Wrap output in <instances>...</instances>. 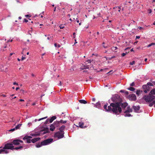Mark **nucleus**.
<instances>
[{"label": "nucleus", "mask_w": 155, "mask_h": 155, "mask_svg": "<svg viewBox=\"0 0 155 155\" xmlns=\"http://www.w3.org/2000/svg\"><path fill=\"white\" fill-rule=\"evenodd\" d=\"M64 131H58L55 133L54 137H57L58 139H60L64 137Z\"/></svg>", "instance_id": "20e7f679"}, {"label": "nucleus", "mask_w": 155, "mask_h": 155, "mask_svg": "<svg viewBox=\"0 0 155 155\" xmlns=\"http://www.w3.org/2000/svg\"><path fill=\"white\" fill-rule=\"evenodd\" d=\"M19 149V147H16L15 148H14V149L18 150Z\"/></svg>", "instance_id": "8fccbe9b"}, {"label": "nucleus", "mask_w": 155, "mask_h": 155, "mask_svg": "<svg viewBox=\"0 0 155 155\" xmlns=\"http://www.w3.org/2000/svg\"><path fill=\"white\" fill-rule=\"evenodd\" d=\"M40 132L43 134L49 133V129L48 127L44 128L43 130L40 131Z\"/></svg>", "instance_id": "0eeeda50"}, {"label": "nucleus", "mask_w": 155, "mask_h": 155, "mask_svg": "<svg viewBox=\"0 0 155 155\" xmlns=\"http://www.w3.org/2000/svg\"><path fill=\"white\" fill-rule=\"evenodd\" d=\"M31 135L33 136H35L36 134H31Z\"/></svg>", "instance_id": "0e129e2a"}, {"label": "nucleus", "mask_w": 155, "mask_h": 155, "mask_svg": "<svg viewBox=\"0 0 155 155\" xmlns=\"http://www.w3.org/2000/svg\"><path fill=\"white\" fill-rule=\"evenodd\" d=\"M79 101L81 104H86L87 103L86 101L84 100H79Z\"/></svg>", "instance_id": "aec40b11"}, {"label": "nucleus", "mask_w": 155, "mask_h": 155, "mask_svg": "<svg viewBox=\"0 0 155 155\" xmlns=\"http://www.w3.org/2000/svg\"><path fill=\"white\" fill-rule=\"evenodd\" d=\"M78 125H79V127L81 128H84V123L83 122H79Z\"/></svg>", "instance_id": "412c9836"}, {"label": "nucleus", "mask_w": 155, "mask_h": 155, "mask_svg": "<svg viewBox=\"0 0 155 155\" xmlns=\"http://www.w3.org/2000/svg\"><path fill=\"white\" fill-rule=\"evenodd\" d=\"M133 108L136 112H138L140 108V107L138 106H133Z\"/></svg>", "instance_id": "ddd939ff"}, {"label": "nucleus", "mask_w": 155, "mask_h": 155, "mask_svg": "<svg viewBox=\"0 0 155 155\" xmlns=\"http://www.w3.org/2000/svg\"><path fill=\"white\" fill-rule=\"evenodd\" d=\"M149 94L151 95H153L155 94V89L151 90Z\"/></svg>", "instance_id": "6ab92c4d"}, {"label": "nucleus", "mask_w": 155, "mask_h": 155, "mask_svg": "<svg viewBox=\"0 0 155 155\" xmlns=\"http://www.w3.org/2000/svg\"><path fill=\"white\" fill-rule=\"evenodd\" d=\"M0 96H2L3 97H6V95L4 94H0Z\"/></svg>", "instance_id": "79ce46f5"}, {"label": "nucleus", "mask_w": 155, "mask_h": 155, "mask_svg": "<svg viewBox=\"0 0 155 155\" xmlns=\"http://www.w3.org/2000/svg\"><path fill=\"white\" fill-rule=\"evenodd\" d=\"M124 93H125V94H126V95H128V94H129L128 92V91H125L124 92Z\"/></svg>", "instance_id": "09e8293b"}, {"label": "nucleus", "mask_w": 155, "mask_h": 155, "mask_svg": "<svg viewBox=\"0 0 155 155\" xmlns=\"http://www.w3.org/2000/svg\"><path fill=\"white\" fill-rule=\"evenodd\" d=\"M32 137L31 136H25L23 138L24 140H25V139H30Z\"/></svg>", "instance_id": "393cba45"}, {"label": "nucleus", "mask_w": 155, "mask_h": 155, "mask_svg": "<svg viewBox=\"0 0 155 155\" xmlns=\"http://www.w3.org/2000/svg\"><path fill=\"white\" fill-rule=\"evenodd\" d=\"M115 58V56H112L110 58H109V59L111 60L113 58Z\"/></svg>", "instance_id": "864d4df0"}, {"label": "nucleus", "mask_w": 155, "mask_h": 155, "mask_svg": "<svg viewBox=\"0 0 155 155\" xmlns=\"http://www.w3.org/2000/svg\"><path fill=\"white\" fill-rule=\"evenodd\" d=\"M155 45V43H151L150 44L148 45L147 46V47L149 48L152 45Z\"/></svg>", "instance_id": "c85d7f7f"}, {"label": "nucleus", "mask_w": 155, "mask_h": 155, "mask_svg": "<svg viewBox=\"0 0 155 155\" xmlns=\"http://www.w3.org/2000/svg\"><path fill=\"white\" fill-rule=\"evenodd\" d=\"M36 134L35 136H39L40 135V134H39V133L38 134Z\"/></svg>", "instance_id": "338daca9"}, {"label": "nucleus", "mask_w": 155, "mask_h": 155, "mask_svg": "<svg viewBox=\"0 0 155 155\" xmlns=\"http://www.w3.org/2000/svg\"><path fill=\"white\" fill-rule=\"evenodd\" d=\"M143 88L144 89V92L145 93H147L149 91V86L147 85H144L143 86Z\"/></svg>", "instance_id": "6e6552de"}, {"label": "nucleus", "mask_w": 155, "mask_h": 155, "mask_svg": "<svg viewBox=\"0 0 155 155\" xmlns=\"http://www.w3.org/2000/svg\"><path fill=\"white\" fill-rule=\"evenodd\" d=\"M47 118V117H43V118H42L39 119L38 120V121H40L41 120H43V119H45Z\"/></svg>", "instance_id": "72a5a7b5"}, {"label": "nucleus", "mask_w": 155, "mask_h": 155, "mask_svg": "<svg viewBox=\"0 0 155 155\" xmlns=\"http://www.w3.org/2000/svg\"><path fill=\"white\" fill-rule=\"evenodd\" d=\"M88 63H91V61L90 60H88L87 61Z\"/></svg>", "instance_id": "bf43d9fd"}, {"label": "nucleus", "mask_w": 155, "mask_h": 155, "mask_svg": "<svg viewBox=\"0 0 155 155\" xmlns=\"http://www.w3.org/2000/svg\"><path fill=\"white\" fill-rule=\"evenodd\" d=\"M14 147L13 144L12 143H7L3 147L4 149H8L13 150L14 149Z\"/></svg>", "instance_id": "39448f33"}, {"label": "nucleus", "mask_w": 155, "mask_h": 155, "mask_svg": "<svg viewBox=\"0 0 155 155\" xmlns=\"http://www.w3.org/2000/svg\"><path fill=\"white\" fill-rule=\"evenodd\" d=\"M24 21L26 22H27L28 21V20H27L26 19H24Z\"/></svg>", "instance_id": "4d7b16f0"}, {"label": "nucleus", "mask_w": 155, "mask_h": 155, "mask_svg": "<svg viewBox=\"0 0 155 155\" xmlns=\"http://www.w3.org/2000/svg\"><path fill=\"white\" fill-rule=\"evenodd\" d=\"M108 104H107L104 105V108L106 111L113 112L115 114H119L122 112V108L120 107L119 102H117L115 103H111L110 106L107 107Z\"/></svg>", "instance_id": "f257e3e1"}, {"label": "nucleus", "mask_w": 155, "mask_h": 155, "mask_svg": "<svg viewBox=\"0 0 155 155\" xmlns=\"http://www.w3.org/2000/svg\"><path fill=\"white\" fill-rule=\"evenodd\" d=\"M65 128V126L64 125H62L59 129L60 131H64L63 130Z\"/></svg>", "instance_id": "4be33fe9"}, {"label": "nucleus", "mask_w": 155, "mask_h": 155, "mask_svg": "<svg viewBox=\"0 0 155 155\" xmlns=\"http://www.w3.org/2000/svg\"><path fill=\"white\" fill-rule=\"evenodd\" d=\"M49 119H47L46 120V121L45 122V124H47L48 123V122H49Z\"/></svg>", "instance_id": "f704fd0d"}, {"label": "nucleus", "mask_w": 155, "mask_h": 155, "mask_svg": "<svg viewBox=\"0 0 155 155\" xmlns=\"http://www.w3.org/2000/svg\"><path fill=\"white\" fill-rule=\"evenodd\" d=\"M128 97L129 100L130 101H135L137 99L136 96L134 94H130Z\"/></svg>", "instance_id": "423d86ee"}, {"label": "nucleus", "mask_w": 155, "mask_h": 155, "mask_svg": "<svg viewBox=\"0 0 155 155\" xmlns=\"http://www.w3.org/2000/svg\"><path fill=\"white\" fill-rule=\"evenodd\" d=\"M5 149H4V150L3 151V152H4L5 153H8V151L7 150H5Z\"/></svg>", "instance_id": "ea45409f"}, {"label": "nucleus", "mask_w": 155, "mask_h": 155, "mask_svg": "<svg viewBox=\"0 0 155 155\" xmlns=\"http://www.w3.org/2000/svg\"><path fill=\"white\" fill-rule=\"evenodd\" d=\"M119 102V105L120 107H121L123 109H125L126 107L127 106L128 104L127 103H121Z\"/></svg>", "instance_id": "1a4fd4ad"}, {"label": "nucleus", "mask_w": 155, "mask_h": 155, "mask_svg": "<svg viewBox=\"0 0 155 155\" xmlns=\"http://www.w3.org/2000/svg\"><path fill=\"white\" fill-rule=\"evenodd\" d=\"M25 59V57L22 56L21 58V60L23 61Z\"/></svg>", "instance_id": "de8ad7c7"}, {"label": "nucleus", "mask_w": 155, "mask_h": 155, "mask_svg": "<svg viewBox=\"0 0 155 155\" xmlns=\"http://www.w3.org/2000/svg\"><path fill=\"white\" fill-rule=\"evenodd\" d=\"M77 42L76 41V39H75V42L74 43V45H75L76 43H77Z\"/></svg>", "instance_id": "774afa93"}, {"label": "nucleus", "mask_w": 155, "mask_h": 155, "mask_svg": "<svg viewBox=\"0 0 155 155\" xmlns=\"http://www.w3.org/2000/svg\"><path fill=\"white\" fill-rule=\"evenodd\" d=\"M67 122L66 120H61L60 121H56L54 122V124L55 125H56V124H57L58 126L59 125L60 123L62 124H65Z\"/></svg>", "instance_id": "9d476101"}, {"label": "nucleus", "mask_w": 155, "mask_h": 155, "mask_svg": "<svg viewBox=\"0 0 155 155\" xmlns=\"http://www.w3.org/2000/svg\"><path fill=\"white\" fill-rule=\"evenodd\" d=\"M127 89L131 91H134L135 89V88L132 87H130L129 88H128Z\"/></svg>", "instance_id": "cd10ccee"}, {"label": "nucleus", "mask_w": 155, "mask_h": 155, "mask_svg": "<svg viewBox=\"0 0 155 155\" xmlns=\"http://www.w3.org/2000/svg\"><path fill=\"white\" fill-rule=\"evenodd\" d=\"M102 46L104 48H107V46H105L104 45H103Z\"/></svg>", "instance_id": "6e6d98bb"}, {"label": "nucleus", "mask_w": 155, "mask_h": 155, "mask_svg": "<svg viewBox=\"0 0 155 155\" xmlns=\"http://www.w3.org/2000/svg\"><path fill=\"white\" fill-rule=\"evenodd\" d=\"M12 39H11L10 41L9 40H8L7 41V42H9V41H11V42H12Z\"/></svg>", "instance_id": "13d9d810"}, {"label": "nucleus", "mask_w": 155, "mask_h": 155, "mask_svg": "<svg viewBox=\"0 0 155 155\" xmlns=\"http://www.w3.org/2000/svg\"><path fill=\"white\" fill-rule=\"evenodd\" d=\"M19 128V124H18L15 128H13L12 129H11V130H9V131L13 132V131H15V130L18 129Z\"/></svg>", "instance_id": "dca6fc26"}, {"label": "nucleus", "mask_w": 155, "mask_h": 155, "mask_svg": "<svg viewBox=\"0 0 155 155\" xmlns=\"http://www.w3.org/2000/svg\"><path fill=\"white\" fill-rule=\"evenodd\" d=\"M87 68L88 69L89 67H88L87 66H84V68H80V69H81V70H83L84 69H87Z\"/></svg>", "instance_id": "7c9ffc66"}, {"label": "nucleus", "mask_w": 155, "mask_h": 155, "mask_svg": "<svg viewBox=\"0 0 155 155\" xmlns=\"http://www.w3.org/2000/svg\"><path fill=\"white\" fill-rule=\"evenodd\" d=\"M26 51V49H23V51L21 53L22 54H24V53L25 52V51Z\"/></svg>", "instance_id": "a18cd8bd"}, {"label": "nucleus", "mask_w": 155, "mask_h": 155, "mask_svg": "<svg viewBox=\"0 0 155 155\" xmlns=\"http://www.w3.org/2000/svg\"><path fill=\"white\" fill-rule=\"evenodd\" d=\"M40 139V137H37L33 138L31 140V141L33 143H35L36 142L39 140Z\"/></svg>", "instance_id": "2eb2a0df"}, {"label": "nucleus", "mask_w": 155, "mask_h": 155, "mask_svg": "<svg viewBox=\"0 0 155 155\" xmlns=\"http://www.w3.org/2000/svg\"><path fill=\"white\" fill-rule=\"evenodd\" d=\"M49 119H47L46 120V121L45 122V124H47L48 123V122H49Z\"/></svg>", "instance_id": "c9c22d12"}, {"label": "nucleus", "mask_w": 155, "mask_h": 155, "mask_svg": "<svg viewBox=\"0 0 155 155\" xmlns=\"http://www.w3.org/2000/svg\"><path fill=\"white\" fill-rule=\"evenodd\" d=\"M62 84V83L61 82V81H60L59 84V85L61 86Z\"/></svg>", "instance_id": "680f3d73"}, {"label": "nucleus", "mask_w": 155, "mask_h": 155, "mask_svg": "<svg viewBox=\"0 0 155 155\" xmlns=\"http://www.w3.org/2000/svg\"><path fill=\"white\" fill-rule=\"evenodd\" d=\"M25 16L26 17H30L31 16H30V15H25Z\"/></svg>", "instance_id": "3c124183"}, {"label": "nucleus", "mask_w": 155, "mask_h": 155, "mask_svg": "<svg viewBox=\"0 0 155 155\" xmlns=\"http://www.w3.org/2000/svg\"><path fill=\"white\" fill-rule=\"evenodd\" d=\"M113 8L115 9L116 11H118V12H120L121 9L120 7H114Z\"/></svg>", "instance_id": "b1692460"}, {"label": "nucleus", "mask_w": 155, "mask_h": 155, "mask_svg": "<svg viewBox=\"0 0 155 155\" xmlns=\"http://www.w3.org/2000/svg\"><path fill=\"white\" fill-rule=\"evenodd\" d=\"M54 124H51L50 126V130L51 131H53L55 129V126H58L57 124H56V125H55L54 124Z\"/></svg>", "instance_id": "4468645a"}, {"label": "nucleus", "mask_w": 155, "mask_h": 155, "mask_svg": "<svg viewBox=\"0 0 155 155\" xmlns=\"http://www.w3.org/2000/svg\"><path fill=\"white\" fill-rule=\"evenodd\" d=\"M124 113L125 114H124L125 117H130L131 116V114H129V113Z\"/></svg>", "instance_id": "bb28decb"}, {"label": "nucleus", "mask_w": 155, "mask_h": 155, "mask_svg": "<svg viewBox=\"0 0 155 155\" xmlns=\"http://www.w3.org/2000/svg\"><path fill=\"white\" fill-rule=\"evenodd\" d=\"M132 109L130 107V106H128L126 110L124 111V113L132 112Z\"/></svg>", "instance_id": "f8f14e48"}, {"label": "nucleus", "mask_w": 155, "mask_h": 155, "mask_svg": "<svg viewBox=\"0 0 155 155\" xmlns=\"http://www.w3.org/2000/svg\"><path fill=\"white\" fill-rule=\"evenodd\" d=\"M26 140L27 142L28 143H31V140L30 139H26Z\"/></svg>", "instance_id": "2f4dec72"}, {"label": "nucleus", "mask_w": 155, "mask_h": 155, "mask_svg": "<svg viewBox=\"0 0 155 155\" xmlns=\"http://www.w3.org/2000/svg\"><path fill=\"white\" fill-rule=\"evenodd\" d=\"M152 12V10L151 9H149L148 10V12L149 14L150 13Z\"/></svg>", "instance_id": "c03bdc74"}, {"label": "nucleus", "mask_w": 155, "mask_h": 155, "mask_svg": "<svg viewBox=\"0 0 155 155\" xmlns=\"http://www.w3.org/2000/svg\"><path fill=\"white\" fill-rule=\"evenodd\" d=\"M54 45L55 46V47H58V48H59L61 46L60 45L57 44V43H55L54 44Z\"/></svg>", "instance_id": "c756f323"}, {"label": "nucleus", "mask_w": 155, "mask_h": 155, "mask_svg": "<svg viewBox=\"0 0 155 155\" xmlns=\"http://www.w3.org/2000/svg\"><path fill=\"white\" fill-rule=\"evenodd\" d=\"M4 150V149L3 148L2 149H0V153H1L3 152V151Z\"/></svg>", "instance_id": "a19ab883"}, {"label": "nucleus", "mask_w": 155, "mask_h": 155, "mask_svg": "<svg viewBox=\"0 0 155 155\" xmlns=\"http://www.w3.org/2000/svg\"><path fill=\"white\" fill-rule=\"evenodd\" d=\"M124 90H121L120 91V92L121 93H124Z\"/></svg>", "instance_id": "052dcab7"}, {"label": "nucleus", "mask_w": 155, "mask_h": 155, "mask_svg": "<svg viewBox=\"0 0 155 155\" xmlns=\"http://www.w3.org/2000/svg\"><path fill=\"white\" fill-rule=\"evenodd\" d=\"M143 92L142 90H137L136 91V94L137 96H139Z\"/></svg>", "instance_id": "a211bd4d"}, {"label": "nucleus", "mask_w": 155, "mask_h": 155, "mask_svg": "<svg viewBox=\"0 0 155 155\" xmlns=\"http://www.w3.org/2000/svg\"><path fill=\"white\" fill-rule=\"evenodd\" d=\"M11 143L13 144V145H19V139L15 140L13 141Z\"/></svg>", "instance_id": "9b49d317"}, {"label": "nucleus", "mask_w": 155, "mask_h": 155, "mask_svg": "<svg viewBox=\"0 0 155 155\" xmlns=\"http://www.w3.org/2000/svg\"><path fill=\"white\" fill-rule=\"evenodd\" d=\"M20 93H22L23 94H24V91L23 90H20Z\"/></svg>", "instance_id": "49530a36"}, {"label": "nucleus", "mask_w": 155, "mask_h": 155, "mask_svg": "<svg viewBox=\"0 0 155 155\" xmlns=\"http://www.w3.org/2000/svg\"><path fill=\"white\" fill-rule=\"evenodd\" d=\"M135 85V83L134 82H132L130 84V86H133Z\"/></svg>", "instance_id": "37998d69"}, {"label": "nucleus", "mask_w": 155, "mask_h": 155, "mask_svg": "<svg viewBox=\"0 0 155 155\" xmlns=\"http://www.w3.org/2000/svg\"><path fill=\"white\" fill-rule=\"evenodd\" d=\"M154 104V107H155V100L153 101L151 103H150L149 104V106L151 107Z\"/></svg>", "instance_id": "5701e85b"}, {"label": "nucleus", "mask_w": 155, "mask_h": 155, "mask_svg": "<svg viewBox=\"0 0 155 155\" xmlns=\"http://www.w3.org/2000/svg\"><path fill=\"white\" fill-rule=\"evenodd\" d=\"M127 54V53H123L122 54V56L123 57L124 56L126 55Z\"/></svg>", "instance_id": "58836bf2"}, {"label": "nucleus", "mask_w": 155, "mask_h": 155, "mask_svg": "<svg viewBox=\"0 0 155 155\" xmlns=\"http://www.w3.org/2000/svg\"><path fill=\"white\" fill-rule=\"evenodd\" d=\"M134 63H135V61H133L132 62H130V64L131 65H133L134 64Z\"/></svg>", "instance_id": "4c0bfd02"}, {"label": "nucleus", "mask_w": 155, "mask_h": 155, "mask_svg": "<svg viewBox=\"0 0 155 155\" xmlns=\"http://www.w3.org/2000/svg\"><path fill=\"white\" fill-rule=\"evenodd\" d=\"M53 141L52 138H49L44 140L40 143H38L36 145V147L37 148L41 147L42 146L46 145L52 142Z\"/></svg>", "instance_id": "f03ea898"}, {"label": "nucleus", "mask_w": 155, "mask_h": 155, "mask_svg": "<svg viewBox=\"0 0 155 155\" xmlns=\"http://www.w3.org/2000/svg\"><path fill=\"white\" fill-rule=\"evenodd\" d=\"M95 105L96 107H101V104L99 102H97Z\"/></svg>", "instance_id": "a878e982"}, {"label": "nucleus", "mask_w": 155, "mask_h": 155, "mask_svg": "<svg viewBox=\"0 0 155 155\" xmlns=\"http://www.w3.org/2000/svg\"><path fill=\"white\" fill-rule=\"evenodd\" d=\"M60 29H63L64 28V26L63 25H61L59 26Z\"/></svg>", "instance_id": "e433bc0d"}, {"label": "nucleus", "mask_w": 155, "mask_h": 155, "mask_svg": "<svg viewBox=\"0 0 155 155\" xmlns=\"http://www.w3.org/2000/svg\"><path fill=\"white\" fill-rule=\"evenodd\" d=\"M115 97H112V100H113V101H115Z\"/></svg>", "instance_id": "5fc2aeb1"}, {"label": "nucleus", "mask_w": 155, "mask_h": 155, "mask_svg": "<svg viewBox=\"0 0 155 155\" xmlns=\"http://www.w3.org/2000/svg\"><path fill=\"white\" fill-rule=\"evenodd\" d=\"M140 38V36H136V39H139Z\"/></svg>", "instance_id": "603ef678"}, {"label": "nucleus", "mask_w": 155, "mask_h": 155, "mask_svg": "<svg viewBox=\"0 0 155 155\" xmlns=\"http://www.w3.org/2000/svg\"><path fill=\"white\" fill-rule=\"evenodd\" d=\"M56 116H54L51 117V118L49 119V122L50 123H52L53 121L56 119Z\"/></svg>", "instance_id": "f3484780"}, {"label": "nucleus", "mask_w": 155, "mask_h": 155, "mask_svg": "<svg viewBox=\"0 0 155 155\" xmlns=\"http://www.w3.org/2000/svg\"><path fill=\"white\" fill-rule=\"evenodd\" d=\"M143 99L145 100L147 102L151 103L153 100L155 99V96L151 95L149 94V95H146L143 96Z\"/></svg>", "instance_id": "7ed1b4c3"}, {"label": "nucleus", "mask_w": 155, "mask_h": 155, "mask_svg": "<svg viewBox=\"0 0 155 155\" xmlns=\"http://www.w3.org/2000/svg\"><path fill=\"white\" fill-rule=\"evenodd\" d=\"M147 85L149 86H153V84L152 83L150 82H148L147 83Z\"/></svg>", "instance_id": "473e14b6"}, {"label": "nucleus", "mask_w": 155, "mask_h": 155, "mask_svg": "<svg viewBox=\"0 0 155 155\" xmlns=\"http://www.w3.org/2000/svg\"><path fill=\"white\" fill-rule=\"evenodd\" d=\"M92 101H94L95 100V99L94 98H93L92 99Z\"/></svg>", "instance_id": "69168bd1"}, {"label": "nucleus", "mask_w": 155, "mask_h": 155, "mask_svg": "<svg viewBox=\"0 0 155 155\" xmlns=\"http://www.w3.org/2000/svg\"><path fill=\"white\" fill-rule=\"evenodd\" d=\"M15 54V53H10V56L12 55L13 54Z\"/></svg>", "instance_id": "e2e57ef3"}]
</instances>
